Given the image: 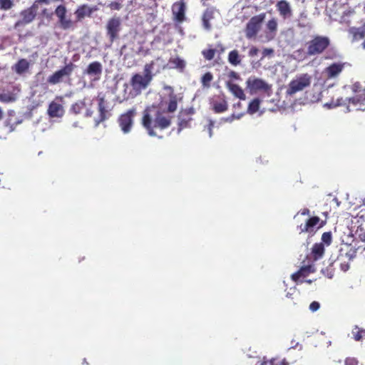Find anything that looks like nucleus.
Segmentation results:
<instances>
[{
  "instance_id": "16",
  "label": "nucleus",
  "mask_w": 365,
  "mask_h": 365,
  "mask_svg": "<svg viewBox=\"0 0 365 365\" xmlns=\"http://www.w3.org/2000/svg\"><path fill=\"white\" fill-rule=\"evenodd\" d=\"M103 71L102 64L98 61H93L88 64L84 70L83 74L93 78L94 80H99Z\"/></svg>"
},
{
  "instance_id": "9",
  "label": "nucleus",
  "mask_w": 365,
  "mask_h": 365,
  "mask_svg": "<svg viewBox=\"0 0 365 365\" xmlns=\"http://www.w3.org/2000/svg\"><path fill=\"white\" fill-rule=\"evenodd\" d=\"M266 17L265 13L252 16L246 25L245 34L248 38H254L257 36L261 29L262 22Z\"/></svg>"
},
{
  "instance_id": "13",
  "label": "nucleus",
  "mask_w": 365,
  "mask_h": 365,
  "mask_svg": "<svg viewBox=\"0 0 365 365\" xmlns=\"http://www.w3.org/2000/svg\"><path fill=\"white\" fill-rule=\"evenodd\" d=\"M66 7L63 4L58 5L54 11V14L58 18L59 25L63 30L72 28L74 24L70 19L66 18Z\"/></svg>"
},
{
  "instance_id": "41",
  "label": "nucleus",
  "mask_w": 365,
  "mask_h": 365,
  "mask_svg": "<svg viewBox=\"0 0 365 365\" xmlns=\"http://www.w3.org/2000/svg\"><path fill=\"white\" fill-rule=\"evenodd\" d=\"M274 53V49L271 48H264L262 51V59L266 56H271Z\"/></svg>"
},
{
  "instance_id": "44",
  "label": "nucleus",
  "mask_w": 365,
  "mask_h": 365,
  "mask_svg": "<svg viewBox=\"0 0 365 365\" xmlns=\"http://www.w3.org/2000/svg\"><path fill=\"white\" fill-rule=\"evenodd\" d=\"M258 53H259V49L255 46H252L249 51V56L251 57H254V56H257L258 54Z\"/></svg>"
},
{
  "instance_id": "19",
  "label": "nucleus",
  "mask_w": 365,
  "mask_h": 365,
  "mask_svg": "<svg viewBox=\"0 0 365 365\" xmlns=\"http://www.w3.org/2000/svg\"><path fill=\"white\" fill-rule=\"evenodd\" d=\"M172 10L178 22L181 23L185 20V2L184 1L180 0L178 2H175L173 6Z\"/></svg>"
},
{
  "instance_id": "17",
  "label": "nucleus",
  "mask_w": 365,
  "mask_h": 365,
  "mask_svg": "<svg viewBox=\"0 0 365 365\" xmlns=\"http://www.w3.org/2000/svg\"><path fill=\"white\" fill-rule=\"evenodd\" d=\"M315 270L316 269L313 264L302 266L297 272L291 275V279L294 282L302 283L303 281L300 280L301 278L307 277L309 274L315 272Z\"/></svg>"
},
{
  "instance_id": "6",
  "label": "nucleus",
  "mask_w": 365,
  "mask_h": 365,
  "mask_svg": "<svg viewBox=\"0 0 365 365\" xmlns=\"http://www.w3.org/2000/svg\"><path fill=\"white\" fill-rule=\"evenodd\" d=\"M136 114V108H132L118 116L117 123L124 134H128L131 131Z\"/></svg>"
},
{
  "instance_id": "38",
  "label": "nucleus",
  "mask_w": 365,
  "mask_h": 365,
  "mask_svg": "<svg viewBox=\"0 0 365 365\" xmlns=\"http://www.w3.org/2000/svg\"><path fill=\"white\" fill-rule=\"evenodd\" d=\"M14 6L11 0H0V9L1 10H9Z\"/></svg>"
},
{
  "instance_id": "61",
  "label": "nucleus",
  "mask_w": 365,
  "mask_h": 365,
  "mask_svg": "<svg viewBox=\"0 0 365 365\" xmlns=\"http://www.w3.org/2000/svg\"><path fill=\"white\" fill-rule=\"evenodd\" d=\"M324 215L325 216H327V212H324Z\"/></svg>"
},
{
  "instance_id": "48",
  "label": "nucleus",
  "mask_w": 365,
  "mask_h": 365,
  "mask_svg": "<svg viewBox=\"0 0 365 365\" xmlns=\"http://www.w3.org/2000/svg\"><path fill=\"white\" fill-rule=\"evenodd\" d=\"M51 0H35L33 4H36V6H38V4H49Z\"/></svg>"
},
{
  "instance_id": "51",
  "label": "nucleus",
  "mask_w": 365,
  "mask_h": 365,
  "mask_svg": "<svg viewBox=\"0 0 365 365\" xmlns=\"http://www.w3.org/2000/svg\"><path fill=\"white\" fill-rule=\"evenodd\" d=\"M92 115H93V111H92V110H89V109H88V110H86V117H91V116H92Z\"/></svg>"
},
{
  "instance_id": "50",
  "label": "nucleus",
  "mask_w": 365,
  "mask_h": 365,
  "mask_svg": "<svg viewBox=\"0 0 365 365\" xmlns=\"http://www.w3.org/2000/svg\"><path fill=\"white\" fill-rule=\"evenodd\" d=\"M242 115H235V114H232L231 116L227 118V121H232L233 119H239Z\"/></svg>"
},
{
  "instance_id": "52",
  "label": "nucleus",
  "mask_w": 365,
  "mask_h": 365,
  "mask_svg": "<svg viewBox=\"0 0 365 365\" xmlns=\"http://www.w3.org/2000/svg\"><path fill=\"white\" fill-rule=\"evenodd\" d=\"M212 127H213V123L210 122V124H209V133H210V137L212 136Z\"/></svg>"
},
{
  "instance_id": "43",
  "label": "nucleus",
  "mask_w": 365,
  "mask_h": 365,
  "mask_svg": "<svg viewBox=\"0 0 365 365\" xmlns=\"http://www.w3.org/2000/svg\"><path fill=\"white\" fill-rule=\"evenodd\" d=\"M359 361L355 358H347L345 361V365H358Z\"/></svg>"
},
{
  "instance_id": "8",
  "label": "nucleus",
  "mask_w": 365,
  "mask_h": 365,
  "mask_svg": "<svg viewBox=\"0 0 365 365\" xmlns=\"http://www.w3.org/2000/svg\"><path fill=\"white\" fill-rule=\"evenodd\" d=\"M246 88L251 93H256L258 91L269 93L272 89L271 85L268 84L265 81L250 76L246 81Z\"/></svg>"
},
{
  "instance_id": "46",
  "label": "nucleus",
  "mask_w": 365,
  "mask_h": 365,
  "mask_svg": "<svg viewBox=\"0 0 365 365\" xmlns=\"http://www.w3.org/2000/svg\"><path fill=\"white\" fill-rule=\"evenodd\" d=\"M363 231V228L361 227V225L358 227L357 230H356V234L359 235V237L361 238V240L362 241H364L365 240V234H363V233H361L360 232H362Z\"/></svg>"
},
{
  "instance_id": "23",
  "label": "nucleus",
  "mask_w": 365,
  "mask_h": 365,
  "mask_svg": "<svg viewBox=\"0 0 365 365\" xmlns=\"http://www.w3.org/2000/svg\"><path fill=\"white\" fill-rule=\"evenodd\" d=\"M344 63H334L325 69V73L329 78L336 77L344 69Z\"/></svg>"
},
{
  "instance_id": "45",
  "label": "nucleus",
  "mask_w": 365,
  "mask_h": 365,
  "mask_svg": "<svg viewBox=\"0 0 365 365\" xmlns=\"http://www.w3.org/2000/svg\"><path fill=\"white\" fill-rule=\"evenodd\" d=\"M228 76L230 78L235 79V80H240L241 79L240 76L239 75V73H237V72H235L234 71H231L229 73Z\"/></svg>"
},
{
  "instance_id": "27",
  "label": "nucleus",
  "mask_w": 365,
  "mask_h": 365,
  "mask_svg": "<svg viewBox=\"0 0 365 365\" xmlns=\"http://www.w3.org/2000/svg\"><path fill=\"white\" fill-rule=\"evenodd\" d=\"M214 18V9L207 8L202 15V24L205 29L210 30L211 29L210 21Z\"/></svg>"
},
{
  "instance_id": "60",
  "label": "nucleus",
  "mask_w": 365,
  "mask_h": 365,
  "mask_svg": "<svg viewBox=\"0 0 365 365\" xmlns=\"http://www.w3.org/2000/svg\"><path fill=\"white\" fill-rule=\"evenodd\" d=\"M159 72H160V69H158V70L156 71V73H159Z\"/></svg>"
},
{
  "instance_id": "32",
  "label": "nucleus",
  "mask_w": 365,
  "mask_h": 365,
  "mask_svg": "<svg viewBox=\"0 0 365 365\" xmlns=\"http://www.w3.org/2000/svg\"><path fill=\"white\" fill-rule=\"evenodd\" d=\"M86 103L83 101H79L71 105L69 112L73 115H78L85 108Z\"/></svg>"
},
{
  "instance_id": "3",
  "label": "nucleus",
  "mask_w": 365,
  "mask_h": 365,
  "mask_svg": "<svg viewBox=\"0 0 365 365\" xmlns=\"http://www.w3.org/2000/svg\"><path fill=\"white\" fill-rule=\"evenodd\" d=\"M330 46V39L325 36H315L307 43V54L309 56L323 53Z\"/></svg>"
},
{
  "instance_id": "42",
  "label": "nucleus",
  "mask_w": 365,
  "mask_h": 365,
  "mask_svg": "<svg viewBox=\"0 0 365 365\" xmlns=\"http://www.w3.org/2000/svg\"><path fill=\"white\" fill-rule=\"evenodd\" d=\"M319 307L320 304L317 301L312 302L309 305V309L313 312L317 311L319 309Z\"/></svg>"
},
{
  "instance_id": "1",
  "label": "nucleus",
  "mask_w": 365,
  "mask_h": 365,
  "mask_svg": "<svg viewBox=\"0 0 365 365\" xmlns=\"http://www.w3.org/2000/svg\"><path fill=\"white\" fill-rule=\"evenodd\" d=\"M169 89L170 92L168 102L147 106L143 111L141 124L150 136L157 135L155 128L164 130L170 127L173 118L170 113L176 111L178 102L182 98L175 94L171 87H169Z\"/></svg>"
},
{
  "instance_id": "37",
  "label": "nucleus",
  "mask_w": 365,
  "mask_h": 365,
  "mask_svg": "<svg viewBox=\"0 0 365 365\" xmlns=\"http://www.w3.org/2000/svg\"><path fill=\"white\" fill-rule=\"evenodd\" d=\"M364 333V330L362 329H359L357 326H356L351 331V334L353 338L356 341H359L362 339V334Z\"/></svg>"
},
{
  "instance_id": "29",
  "label": "nucleus",
  "mask_w": 365,
  "mask_h": 365,
  "mask_svg": "<svg viewBox=\"0 0 365 365\" xmlns=\"http://www.w3.org/2000/svg\"><path fill=\"white\" fill-rule=\"evenodd\" d=\"M228 61L232 66H238L241 63L242 59L237 50H232L228 54Z\"/></svg>"
},
{
  "instance_id": "4",
  "label": "nucleus",
  "mask_w": 365,
  "mask_h": 365,
  "mask_svg": "<svg viewBox=\"0 0 365 365\" xmlns=\"http://www.w3.org/2000/svg\"><path fill=\"white\" fill-rule=\"evenodd\" d=\"M342 105H346V109L349 112L363 111L365 110V96H363V93H361L345 100L342 98H337L335 106Z\"/></svg>"
},
{
  "instance_id": "22",
  "label": "nucleus",
  "mask_w": 365,
  "mask_h": 365,
  "mask_svg": "<svg viewBox=\"0 0 365 365\" xmlns=\"http://www.w3.org/2000/svg\"><path fill=\"white\" fill-rule=\"evenodd\" d=\"M64 108L63 106L55 101L50 103L48 108V114L51 118H61L64 114Z\"/></svg>"
},
{
  "instance_id": "21",
  "label": "nucleus",
  "mask_w": 365,
  "mask_h": 365,
  "mask_svg": "<svg viewBox=\"0 0 365 365\" xmlns=\"http://www.w3.org/2000/svg\"><path fill=\"white\" fill-rule=\"evenodd\" d=\"M277 10L283 19L289 18L292 15V11L289 3L286 0H280L276 4Z\"/></svg>"
},
{
  "instance_id": "30",
  "label": "nucleus",
  "mask_w": 365,
  "mask_h": 365,
  "mask_svg": "<svg viewBox=\"0 0 365 365\" xmlns=\"http://www.w3.org/2000/svg\"><path fill=\"white\" fill-rule=\"evenodd\" d=\"M261 104V100L258 98H254L252 100L247 107V113L250 115L255 114L259 109Z\"/></svg>"
},
{
  "instance_id": "56",
  "label": "nucleus",
  "mask_w": 365,
  "mask_h": 365,
  "mask_svg": "<svg viewBox=\"0 0 365 365\" xmlns=\"http://www.w3.org/2000/svg\"><path fill=\"white\" fill-rule=\"evenodd\" d=\"M306 282L309 283V284H311L312 282V280L309 279V280H307Z\"/></svg>"
},
{
  "instance_id": "7",
  "label": "nucleus",
  "mask_w": 365,
  "mask_h": 365,
  "mask_svg": "<svg viewBox=\"0 0 365 365\" xmlns=\"http://www.w3.org/2000/svg\"><path fill=\"white\" fill-rule=\"evenodd\" d=\"M121 24L120 17L115 15L107 21L106 31L110 43H113L119 38V34L121 31Z\"/></svg>"
},
{
  "instance_id": "33",
  "label": "nucleus",
  "mask_w": 365,
  "mask_h": 365,
  "mask_svg": "<svg viewBox=\"0 0 365 365\" xmlns=\"http://www.w3.org/2000/svg\"><path fill=\"white\" fill-rule=\"evenodd\" d=\"M213 80V75L211 72L205 73L201 78V83L204 88H210L211 81Z\"/></svg>"
},
{
  "instance_id": "31",
  "label": "nucleus",
  "mask_w": 365,
  "mask_h": 365,
  "mask_svg": "<svg viewBox=\"0 0 365 365\" xmlns=\"http://www.w3.org/2000/svg\"><path fill=\"white\" fill-rule=\"evenodd\" d=\"M349 32L353 36L354 41L361 39L365 36V30L362 28L351 27L349 29Z\"/></svg>"
},
{
  "instance_id": "54",
  "label": "nucleus",
  "mask_w": 365,
  "mask_h": 365,
  "mask_svg": "<svg viewBox=\"0 0 365 365\" xmlns=\"http://www.w3.org/2000/svg\"><path fill=\"white\" fill-rule=\"evenodd\" d=\"M3 116H4V113H3L1 108H0V120L3 118Z\"/></svg>"
},
{
  "instance_id": "39",
  "label": "nucleus",
  "mask_w": 365,
  "mask_h": 365,
  "mask_svg": "<svg viewBox=\"0 0 365 365\" xmlns=\"http://www.w3.org/2000/svg\"><path fill=\"white\" fill-rule=\"evenodd\" d=\"M322 241L326 245L329 246L331 245L332 241V235L331 232H324L322 235Z\"/></svg>"
},
{
  "instance_id": "58",
  "label": "nucleus",
  "mask_w": 365,
  "mask_h": 365,
  "mask_svg": "<svg viewBox=\"0 0 365 365\" xmlns=\"http://www.w3.org/2000/svg\"><path fill=\"white\" fill-rule=\"evenodd\" d=\"M362 46L364 48H365V41L362 43Z\"/></svg>"
},
{
  "instance_id": "55",
  "label": "nucleus",
  "mask_w": 365,
  "mask_h": 365,
  "mask_svg": "<svg viewBox=\"0 0 365 365\" xmlns=\"http://www.w3.org/2000/svg\"><path fill=\"white\" fill-rule=\"evenodd\" d=\"M346 256L349 258V259H351L352 258V255L351 254H346Z\"/></svg>"
},
{
  "instance_id": "12",
  "label": "nucleus",
  "mask_w": 365,
  "mask_h": 365,
  "mask_svg": "<svg viewBox=\"0 0 365 365\" xmlns=\"http://www.w3.org/2000/svg\"><path fill=\"white\" fill-rule=\"evenodd\" d=\"M38 9V6L32 4L30 7L22 10L20 12L21 19L16 22L15 28L31 23L36 16Z\"/></svg>"
},
{
  "instance_id": "53",
  "label": "nucleus",
  "mask_w": 365,
  "mask_h": 365,
  "mask_svg": "<svg viewBox=\"0 0 365 365\" xmlns=\"http://www.w3.org/2000/svg\"><path fill=\"white\" fill-rule=\"evenodd\" d=\"M242 106V103L238 102L237 103H235L234 104V107L236 108V107H238V108H241Z\"/></svg>"
},
{
  "instance_id": "59",
  "label": "nucleus",
  "mask_w": 365,
  "mask_h": 365,
  "mask_svg": "<svg viewBox=\"0 0 365 365\" xmlns=\"http://www.w3.org/2000/svg\"><path fill=\"white\" fill-rule=\"evenodd\" d=\"M180 126H182V121H181V122L180 123Z\"/></svg>"
},
{
  "instance_id": "5",
  "label": "nucleus",
  "mask_w": 365,
  "mask_h": 365,
  "mask_svg": "<svg viewBox=\"0 0 365 365\" xmlns=\"http://www.w3.org/2000/svg\"><path fill=\"white\" fill-rule=\"evenodd\" d=\"M312 77L308 73L302 74L292 80L287 88L286 93L293 96L297 92L303 91L311 84Z\"/></svg>"
},
{
  "instance_id": "14",
  "label": "nucleus",
  "mask_w": 365,
  "mask_h": 365,
  "mask_svg": "<svg viewBox=\"0 0 365 365\" xmlns=\"http://www.w3.org/2000/svg\"><path fill=\"white\" fill-rule=\"evenodd\" d=\"M209 104L215 113H222L228 109V103L224 96H214L210 99Z\"/></svg>"
},
{
  "instance_id": "49",
  "label": "nucleus",
  "mask_w": 365,
  "mask_h": 365,
  "mask_svg": "<svg viewBox=\"0 0 365 365\" xmlns=\"http://www.w3.org/2000/svg\"><path fill=\"white\" fill-rule=\"evenodd\" d=\"M297 214L309 216L310 215V210L308 208H304L299 210Z\"/></svg>"
},
{
  "instance_id": "20",
  "label": "nucleus",
  "mask_w": 365,
  "mask_h": 365,
  "mask_svg": "<svg viewBox=\"0 0 365 365\" xmlns=\"http://www.w3.org/2000/svg\"><path fill=\"white\" fill-rule=\"evenodd\" d=\"M225 86L235 98L242 101H245L246 99L245 91L239 85L235 83L232 81H227L225 83Z\"/></svg>"
},
{
  "instance_id": "35",
  "label": "nucleus",
  "mask_w": 365,
  "mask_h": 365,
  "mask_svg": "<svg viewBox=\"0 0 365 365\" xmlns=\"http://www.w3.org/2000/svg\"><path fill=\"white\" fill-rule=\"evenodd\" d=\"M351 91L355 95L363 93V96H365V89H363L361 83L359 82H356L351 86Z\"/></svg>"
},
{
  "instance_id": "25",
  "label": "nucleus",
  "mask_w": 365,
  "mask_h": 365,
  "mask_svg": "<svg viewBox=\"0 0 365 365\" xmlns=\"http://www.w3.org/2000/svg\"><path fill=\"white\" fill-rule=\"evenodd\" d=\"M29 62L26 58L19 59L12 67V70L18 75H22L29 71Z\"/></svg>"
},
{
  "instance_id": "57",
  "label": "nucleus",
  "mask_w": 365,
  "mask_h": 365,
  "mask_svg": "<svg viewBox=\"0 0 365 365\" xmlns=\"http://www.w3.org/2000/svg\"><path fill=\"white\" fill-rule=\"evenodd\" d=\"M4 68H6V67H1V66H0V71L3 70V69H4Z\"/></svg>"
},
{
  "instance_id": "2",
  "label": "nucleus",
  "mask_w": 365,
  "mask_h": 365,
  "mask_svg": "<svg viewBox=\"0 0 365 365\" xmlns=\"http://www.w3.org/2000/svg\"><path fill=\"white\" fill-rule=\"evenodd\" d=\"M158 61L163 62L161 57H158L155 61L146 63L144 66L143 75L135 73L132 76L130 83L133 90L140 93L149 86L154 76L153 72L155 69V65Z\"/></svg>"
},
{
  "instance_id": "10",
  "label": "nucleus",
  "mask_w": 365,
  "mask_h": 365,
  "mask_svg": "<svg viewBox=\"0 0 365 365\" xmlns=\"http://www.w3.org/2000/svg\"><path fill=\"white\" fill-rule=\"evenodd\" d=\"M75 65L70 62L61 69L56 71L52 75L48 76L47 82L50 85H56L63 81L64 78H69L73 71Z\"/></svg>"
},
{
  "instance_id": "26",
  "label": "nucleus",
  "mask_w": 365,
  "mask_h": 365,
  "mask_svg": "<svg viewBox=\"0 0 365 365\" xmlns=\"http://www.w3.org/2000/svg\"><path fill=\"white\" fill-rule=\"evenodd\" d=\"M325 249L323 243H315L311 251V255L314 261L322 259L324 255Z\"/></svg>"
},
{
  "instance_id": "40",
  "label": "nucleus",
  "mask_w": 365,
  "mask_h": 365,
  "mask_svg": "<svg viewBox=\"0 0 365 365\" xmlns=\"http://www.w3.org/2000/svg\"><path fill=\"white\" fill-rule=\"evenodd\" d=\"M108 6L111 11H119L122 9L123 5L118 1H113L109 3Z\"/></svg>"
},
{
  "instance_id": "34",
  "label": "nucleus",
  "mask_w": 365,
  "mask_h": 365,
  "mask_svg": "<svg viewBox=\"0 0 365 365\" xmlns=\"http://www.w3.org/2000/svg\"><path fill=\"white\" fill-rule=\"evenodd\" d=\"M169 62L173 65L174 68H178L180 71H183L185 67V61L178 57L174 58H171Z\"/></svg>"
},
{
  "instance_id": "47",
  "label": "nucleus",
  "mask_w": 365,
  "mask_h": 365,
  "mask_svg": "<svg viewBox=\"0 0 365 365\" xmlns=\"http://www.w3.org/2000/svg\"><path fill=\"white\" fill-rule=\"evenodd\" d=\"M340 268L343 272H346L349 269V264L346 262H341L340 263Z\"/></svg>"
},
{
  "instance_id": "28",
  "label": "nucleus",
  "mask_w": 365,
  "mask_h": 365,
  "mask_svg": "<svg viewBox=\"0 0 365 365\" xmlns=\"http://www.w3.org/2000/svg\"><path fill=\"white\" fill-rule=\"evenodd\" d=\"M267 29L268 30L267 37L268 40H272L274 38L277 31V22L275 19L269 20L266 24Z\"/></svg>"
},
{
  "instance_id": "11",
  "label": "nucleus",
  "mask_w": 365,
  "mask_h": 365,
  "mask_svg": "<svg viewBox=\"0 0 365 365\" xmlns=\"http://www.w3.org/2000/svg\"><path fill=\"white\" fill-rule=\"evenodd\" d=\"M326 223V220H320V218L317 216L311 217L304 224H301L299 226V232L313 233L315 232L316 228L319 229L324 227Z\"/></svg>"
},
{
  "instance_id": "62",
  "label": "nucleus",
  "mask_w": 365,
  "mask_h": 365,
  "mask_svg": "<svg viewBox=\"0 0 365 365\" xmlns=\"http://www.w3.org/2000/svg\"><path fill=\"white\" fill-rule=\"evenodd\" d=\"M265 364H266V362H264V363L262 364V365H265Z\"/></svg>"
},
{
  "instance_id": "36",
  "label": "nucleus",
  "mask_w": 365,
  "mask_h": 365,
  "mask_svg": "<svg viewBox=\"0 0 365 365\" xmlns=\"http://www.w3.org/2000/svg\"><path fill=\"white\" fill-rule=\"evenodd\" d=\"M215 53H216V50L214 48L203 50L202 51V54L203 57L207 61L212 60L215 57Z\"/></svg>"
},
{
  "instance_id": "24",
  "label": "nucleus",
  "mask_w": 365,
  "mask_h": 365,
  "mask_svg": "<svg viewBox=\"0 0 365 365\" xmlns=\"http://www.w3.org/2000/svg\"><path fill=\"white\" fill-rule=\"evenodd\" d=\"M17 99L16 93H14V89H0V102L4 103H9L16 101Z\"/></svg>"
},
{
  "instance_id": "15",
  "label": "nucleus",
  "mask_w": 365,
  "mask_h": 365,
  "mask_svg": "<svg viewBox=\"0 0 365 365\" xmlns=\"http://www.w3.org/2000/svg\"><path fill=\"white\" fill-rule=\"evenodd\" d=\"M98 117L95 120L96 125L108 119L111 116V113L107 109L106 101L103 97L99 98L98 99Z\"/></svg>"
},
{
  "instance_id": "18",
  "label": "nucleus",
  "mask_w": 365,
  "mask_h": 365,
  "mask_svg": "<svg viewBox=\"0 0 365 365\" xmlns=\"http://www.w3.org/2000/svg\"><path fill=\"white\" fill-rule=\"evenodd\" d=\"M97 11L96 6L90 7L88 4L79 6L75 11L74 14L77 21H82L86 16L91 17L92 14Z\"/></svg>"
}]
</instances>
